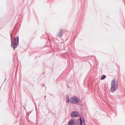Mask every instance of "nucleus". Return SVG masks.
I'll list each match as a JSON object with an SVG mask.
<instances>
[{
    "mask_svg": "<svg viewBox=\"0 0 125 125\" xmlns=\"http://www.w3.org/2000/svg\"><path fill=\"white\" fill-rule=\"evenodd\" d=\"M118 88V82L116 80L114 79L111 82V87L110 90L111 92H115Z\"/></svg>",
    "mask_w": 125,
    "mask_h": 125,
    "instance_id": "f257e3e1",
    "label": "nucleus"
},
{
    "mask_svg": "<svg viewBox=\"0 0 125 125\" xmlns=\"http://www.w3.org/2000/svg\"><path fill=\"white\" fill-rule=\"evenodd\" d=\"M11 39V45L12 47L14 49V50L17 47L18 44L19 42V37H17L15 39V41L13 43L12 39V34H10Z\"/></svg>",
    "mask_w": 125,
    "mask_h": 125,
    "instance_id": "f03ea898",
    "label": "nucleus"
},
{
    "mask_svg": "<svg viewBox=\"0 0 125 125\" xmlns=\"http://www.w3.org/2000/svg\"><path fill=\"white\" fill-rule=\"evenodd\" d=\"M80 99L76 97H73L70 99V102L73 104H77L80 101Z\"/></svg>",
    "mask_w": 125,
    "mask_h": 125,
    "instance_id": "7ed1b4c3",
    "label": "nucleus"
},
{
    "mask_svg": "<svg viewBox=\"0 0 125 125\" xmlns=\"http://www.w3.org/2000/svg\"><path fill=\"white\" fill-rule=\"evenodd\" d=\"M79 115V114L77 112L75 111L71 113V116L73 117H78Z\"/></svg>",
    "mask_w": 125,
    "mask_h": 125,
    "instance_id": "20e7f679",
    "label": "nucleus"
},
{
    "mask_svg": "<svg viewBox=\"0 0 125 125\" xmlns=\"http://www.w3.org/2000/svg\"><path fill=\"white\" fill-rule=\"evenodd\" d=\"M82 117L80 116V119L77 120V122H80V125H85V123L84 119L82 121Z\"/></svg>",
    "mask_w": 125,
    "mask_h": 125,
    "instance_id": "39448f33",
    "label": "nucleus"
},
{
    "mask_svg": "<svg viewBox=\"0 0 125 125\" xmlns=\"http://www.w3.org/2000/svg\"><path fill=\"white\" fill-rule=\"evenodd\" d=\"M63 33V30H61L59 31L58 34V36L59 37H60L62 35Z\"/></svg>",
    "mask_w": 125,
    "mask_h": 125,
    "instance_id": "423d86ee",
    "label": "nucleus"
},
{
    "mask_svg": "<svg viewBox=\"0 0 125 125\" xmlns=\"http://www.w3.org/2000/svg\"><path fill=\"white\" fill-rule=\"evenodd\" d=\"M70 98L69 95L67 96L66 98V101L67 103H69L70 102Z\"/></svg>",
    "mask_w": 125,
    "mask_h": 125,
    "instance_id": "0eeeda50",
    "label": "nucleus"
},
{
    "mask_svg": "<svg viewBox=\"0 0 125 125\" xmlns=\"http://www.w3.org/2000/svg\"><path fill=\"white\" fill-rule=\"evenodd\" d=\"M74 123V121L73 120L69 121L68 123V124L70 125H72Z\"/></svg>",
    "mask_w": 125,
    "mask_h": 125,
    "instance_id": "6e6552de",
    "label": "nucleus"
},
{
    "mask_svg": "<svg viewBox=\"0 0 125 125\" xmlns=\"http://www.w3.org/2000/svg\"><path fill=\"white\" fill-rule=\"evenodd\" d=\"M106 77V76L104 75H103L102 77H101V80L104 79Z\"/></svg>",
    "mask_w": 125,
    "mask_h": 125,
    "instance_id": "1a4fd4ad",
    "label": "nucleus"
}]
</instances>
